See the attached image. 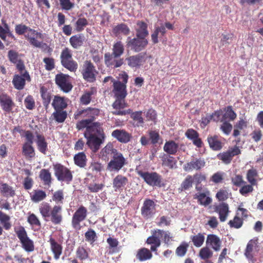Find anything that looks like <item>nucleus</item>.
Here are the masks:
<instances>
[{"label":"nucleus","instance_id":"1","mask_svg":"<svg viewBox=\"0 0 263 263\" xmlns=\"http://www.w3.org/2000/svg\"><path fill=\"white\" fill-rule=\"evenodd\" d=\"M84 137L86 139V145L93 152H97L100 148L105 139V135L102 127V124L99 126L95 127V128H88L85 131Z\"/></svg>","mask_w":263,"mask_h":263},{"label":"nucleus","instance_id":"2","mask_svg":"<svg viewBox=\"0 0 263 263\" xmlns=\"http://www.w3.org/2000/svg\"><path fill=\"white\" fill-rule=\"evenodd\" d=\"M39 212L44 218H48L54 224H60L63 220L62 206L55 205L51 208L50 204L43 202L39 205Z\"/></svg>","mask_w":263,"mask_h":263},{"label":"nucleus","instance_id":"3","mask_svg":"<svg viewBox=\"0 0 263 263\" xmlns=\"http://www.w3.org/2000/svg\"><path fill=\"white\" fill-rule=\"evenodd\" d=\"M127 164V159L120 152L111 156L109 162L107 163L106 169L110 172L118 173Z\"/></svg>","mask_w":263,"mask_h":263},{"label":"nucleus","instance_id":"4","mask_svg":"<svg viewBox=\"0 0 263 263\" xmlns=\"http://www.w3.org/2000/svg\"><path fill=\"white\" fill-rule=\"evenodd\" d=\"M112 53H106L104 55L105 64L108 66L113 65V59H117L123 54L124 51L123 44L121 41L115 42L112 49Z\"/></svg>","mask_w":263,"mask_h":263},{"label":"nucleus","instance_id":"5","mask_svg":"<svg viewBox=\"0 0 263 263\" xmlns=\"http://www.w3.org/2000/svg\"><path fill=\"white\" fill-rule=\"evenodd\" d=\"M15 232L20 240L22 248L27 252L33 251V242L27 236V232L23 227L15 228Z\"/></svg>","mask_w":263,"mask_h":263},{"label":"nucleus","instance_id":"6","mask_svg":"<svg viewBox=\"0 0 263 263\" xmlns=\"http://www.w3.org/2000/svg\"><path fill=\"white\" fill-rule=\"evenodd\" d=\"M54 175L60 181L69 183L72 180V174L71 171L65 166L57 163L53 165Z\"/></svg>","mask_w":263,"mask_h":263},{"label":"nucleus","instance_id":"7","mask_svg":"<svg viewBox=\"0 0 263 263\" xmlns=\"http://www.w3.org/2000/svg\"><path fill=\"white\" fill-rule=\"evenodd\" d=\"M55 81L56 84L65 92H68L72 88V85L70 81V77L62 73L55 76Z\"/></svg>","mask_w":263,"mask_h":263},{"label":"nucleus","instance_id":"8","mask_svg":"<svg viewBox=\"0 0 263 263\" xmlns=\"http://www.w3.org/2000/svg\"><path fill=\"white\" fill-rule=\"evenodd\" d=\"M137 173L148 185L153 186H160L161 178L157 173L143 172L141 171H138Z\"/></svg>","mask_w":263,"mask_h":263},{"label":"nucleus","instance_id":"9","mask_svg":"<svg viewBox=\"0 0 263 263\" xmlns=\"http://www.w3.org/2000/svg\"><path fill=\"white\" fill-rule=\"evenodd\" d=\"M87 210L86 208L81 205L74 212L73 215L71 224L73 228L76 230L81 229L80 222L86 218Z\"/></svg>","mask_w":263,"mask_h":263},{"label":"nucleus","instance_id":"10","mask_svg":"<svg viewBox=\"0 0 263 263\" xmlns=\"http://www.w3.org/2000/svg\"><path fill=\"white\" fill-rule=\"evenodd\" d=\"M148 41L147 39L143 37H138L131 39L130 37L127 38L126 45L128 47H130L131 49L135 52H139L144 49L147 45Z\"/></svg>","mask_w":263,"mask_h":263},{"label":"nucleus","instance_id":"11","mask_svg":"<svg viewBox=\"0 0 263 263\" xmlns=\"http://www.w3.org/2000/svg\"><path fill=\"white\" fill-rule=\"evenodd\" d=\"M98 73L93 64L89 61L84 62L82 74L83 78L88 82H93L96 80V76Z\"/></svg>","mask_w":263,"mask_h":263},{"label":"nucleus","instance_id":"12","mask_svg":"<svg viewBox=\"0 0 263 263\" xmlns=\"http://www.w3.org/2000/svg\"><path fill=\"white\" fill-rule=\"evenodd\" d=\"M127 107V104L125 102L124 98H117V99L112 104V107L114 109L112 111V114L119 116H123L126 114H129L132 112V110H123Z\"/></svg>","mask_w":263,"mask_h":263},{"label":"nucleus","instance_id":"13","mask_svg":"<svg viewBox=\"0 0 263 263\" xmlns=\"http://www.w3.org/2000/svg\"><path fill=\"white\" fill-rule=\"evenodd\" d=\"M147 57L145 53H140L127 57L125 60L130 67L139 68L143 64Z\"/></svg>","mask_w":263,"mask_h":263},{"label":"nucleus","instance_id":"14","mask_svg":"<svg viewBox=\"0 0 263 263\" xmlns=\"http://www.w3.org/2000/svg\"><path fill=\"white\" fill-rule=\"evenodd\" d=\"M259 251V245L258 239L253 238L249 240L247 243L245 251V255L250 260L253 261L254 255L255 252Z\"/></svg>","mask_w":263,"mask_h":263},{"label":"nucleus","instance_id":"15","mask_svg":"<svg viewBox=\"0 0 263 263\" xmlns=\"http://www.w3.org/2000/svg\"><path fill=\"white\" fill-rule=\"evenodd\" d=\"M160 232V229L154 230L152 232V235L147 238L146 242L148 245H151V251H157V248L161 245V240L159 235Z\"/></svg>","mask_w":263,"mask_h":263},{"label":"nucleus","instance_id":"16","mask_svg":"<svg viewBox=\"0 0 263 263\" xmlns=\"http://www.w3.org/2000/svg\"><path fill=\"white\" fill-rule=\"evenodd\" d=\"M241 153V151L237 146H234L229 149L226 152L220 153L217 155L219 159L222 160L226 164H229L231 162L232 158Z\"/></svg>","mask_w":263,"mask_h":263},{"label":"nucleus","instance_id":"17","mask_svg":"<svg viewBox=\"0 0 263 263\" xmlns=\"http://www.w3.org/2000/svg\"><path fill=\"white\" fill-rule=\"evenodd\" d=\"M30 81L31 79L28 72L25 71L21 76L16 74L14 76L12 83L14 87L18 90H21L24 88L25 85V81Z\"/></svg>","mask_w":263,"mask_h":263},{"label":"nucleus","instance_id":"18","mask_svg":"<svg viewBox=\"0 0 263 263\" xmlns=\"http://www.w3.org/2000/svg\"><path fill=\"white\" fill-rule=\"evenodd\" d=\"M26 37L29 41V43L34 47H40L41 46V42L38 39H43V35L40 32H38L34 30L29 29L25 34Z\"/></svg>","mask_w":263,"mask_h":263},{"label":"nucleus","instance_id":"19","mask_svg":"<svg viewBox=\"0 0 263 263\" xmlns=\"http://www.w3.org/2000/svg\"><path fill=\"white\" fill-rule=\"evenodd\" d=\"M0 106L2 109L10 112L14 106V103L10 96L6 93H0Z\"/></svg>","mask_w":263,"mask_h":263},{"label":"nucleus","instance_id":"20","mask_svg":"<svg viewBox=\"0 0 263 263\" xmlns=\"http://www.w3.org/2000/svg\"><path fill=\"white\" fill-rule=\"evenodd\" d=\"M155 205L153 200L150 199L145 200L141 208L142 215L146 218L151 217L155 213Z\"/></svg>","mask_w":263,"mask_h":263},{"label":"nucleus","instance_id":"21","mask_svg":"<svg viewBox=\"0 0 263 263\" xmlns=\"http://www.w3.org/2000/svg\"><path fill=\"white\" fill-rule=\"evenodd\" d=\"M126 85L115 80L113 83L112 92L116 98H124L127 95Z\"/></svg>","mask_w":263,"mask_h":263},{"label":"nucleus","instance_id":"22","mask_svg":"<svg viewBox=\"0 0 263 263\" xmlns=\"http://www.w3.org/2000/svg\"><path fill=\"white\" fill-rule=\"evenodd\" d=\"M221 241L219 237L214 234H209L206 240V245L217 252L221 249Z\"/></svg>","mask_w":263,"mask_h":263},{"label":"nucleus","instance_id":"23","mask_svg":"<svg viewBox=\"0 0 263 263\" xmlns=\"http://www.w3.org/2000/svg\"><path fill=\"white\" fill-rule=\"evenodd\" d=\"M99 110L97 108H88L85 110L78 111L75 115V118L77 119L79 116H81L82 117H88V119H87L91 120V122L93 123V120L99 115Z\"/></svg>","mask_w":263,"mask_h":263},{"label":"nucleus","instance_id":"24","mask_svg":"<svg viewBox=\"0 0 263 263\" xmlns=\"http://www.w3.org/2000/svg\"><path fill=\"white\" fill-rule=\"evenodd\" d=\"M119 151L116 149L112 143H108L100 152V157L103 160L108 159L109 156L116 155Z\"/></svg>","mask_w":263,"mask_h":263},{"label":"nucleus","instance_id":"25","mask_svg":"<svg viewBox=\"0 0 263 263\" xmlns=\"http://www.w3.org/2000/svg\"><path fill=\"white\" fill-rule=\"evenodd\" d=\"M205 162L203 159H193L183 166L184 170L190 172L193 170H199L205 166Z\"/></svg>","mask_w":263,"mask_h":263},{"label":"nucleus","instance_id":"26","mask_svg":"<svg viewBox=\"0 0 263 263\" xmlns=\"http://www.w3.org/2000/svg\"><path fill=\"white\" fill-rule=\"evenodd\" d=\"M127 183V178L122 175H117L112 180V187L115 191L122 190Z\"/></svg>","mask_w":263,"mask_h":263},{"label":"nucleus","instance_id":"27","mask_svg":"<svg viewBox=\"0 0 263 263\" xmlns=\"http://www.w3.org/2000/svg\"><path fill=\"white\" fill-rule=\"evenodd\" d=\"M111 136L118 141L126 143L128 142L131 138V135L123 129H116L111 133Z\"/></svg>","mask_w":263,"mask_h":263},{"label":"nucleus","instance_id":"28","mask_svg":"<svg viewBox=\"0 0 263 263\" xmlns=\"http://www.w3.org/2000/svg\"><path fill=\"white\" fill-rule=\"evenodd\" d=\"M37 149L42 154H46L48 150V143L44 136L35 132V139H34Z\"/></svg>","mask_w":263,"mask_h":263},{"label":"nucleus","instance_id":"29","mask_svg":"<svg viewBox=\"0 0 263 263\" xmlns=\"http://www.w3.org/2000/svg\"><path fill=\"white\" fill-rule=\"evenodd\" d=\"M215 211L218 213L220 221L224 222L227 220L229 213L228 204L225 203H220L215 206Z\"/></svg>","mask_w":263,"mask_h":263},{"label":"nucleus","instance_id":"30","mask_svg":"<svg viewBox=\"0 0 263 263\" xmlns=\"http://www.w3.org/2000/svg\"><path fill=\"white\" fill-rule=\"evenodd\" d=\"M101 124L99 122H91V120L84 119L78 122L77 124V128L79 130L86 128L85 131H87L88 128H95V127L99 126Z\"/></svg>","mask_w":263,"mask_h":263},{"label":"nucleus","instance_id":"31","mask_svg":"<svg viewBox=\"0 0 263 263\" xmlns=\"http://www.w3.org/2000/svg\"><path fill=\"white\" fill-rule=\"evenodd\" d=\"M49 242L50 244L51 249L54 254L55 259H58L62 252V247L53 238L50 237Z\"/></svg>","mask_w":263,"mask_h":263},{"label":"nucleus","instance_id":"32","mask_svg":"<svg viewBox=\"0 0 263 263\" xmlns=\"http://www.w3.org/2000/svg\"><path fill=\"white\" fill-rule=\"evenodd\" d=\"M186 136L193 141L194 144L198 147H201L202 142L198 137V134L196 131L193 129H188L185 133Z\"/></svg>","mask_w":263,"mask_h":263},{"label":"nucleus","instance_id":"33","mask_svg":"<svg viewBox=\"0 0 263 263\" xmlns=\"http://www.w3.org/2000/svg\"><path fill=\"white\" fill-rule=\"evenodd\" d=\"M153 255L151 251L145 248L139 249L136 254L137 258L141 261L151 259Z\"/></svg>","mask_w":263,"mask_h":263},{"label":"nucleus","instance_id":"34","mask_svg":"<svg viewBox=\"0 0 263 263\" xmlns=\"http://www.w3.org/2000/svg\"><path fill=\"white\" fill-rule=\"evenodd\" d=\"M46 193L41 190H34L30 194L31 200L35 203H38L46 198Z\"/></svg>","mask_w":263,"mask_h":263},{"label":"nucleus","instance_id":"35","mask_svg":"<svg viewBox=\"0 0 263 263\" xmlns=\"http://www.w3.org/2000/svg\"><path fill=\"white\" fill-rule=\"evenodd\" d=\"M136 35L138 37L145 38L148 35L146 24L143 22H138L137 24Z\"/></svg>","mask_w":263,"mask_h":263},{"label":"nucleus","instance_id":"36","mask_svg":"<svg viewBox=\"0 0 263 263\" xmlns=\"http://www.w3.org/2000/svg\"><path fill=\"white\" fill-rule=\"evenodd\" d=\"M178 149V144L172 140L166 142L163 146L164 151L170 155L175 154Z\"/></svg>","mask_w":263,"mask_h":263},{"label":"nucleus","instance_id":"37","mask_svg":"<svg viewBox=\"0 0 263 263\" xmlns=\"http://www.w3.org/2000/svg\"><path fill=\"white\" fill-rule=\"evenodd\" d=\"M194 198L197 199L200 204L205 206L208 205L212 202V199L209 197V192L200 193L195 195Z\"/></svg>","mask_w":263,"mask_h":263},{"label":"nucleus","instance_id":"38","mask_svg":"<svg viewBox=\"0 0 263 263\" xmlns=\"http://www.w3.org/2000/svg\"><path fill=\"white\" fill-rule=\"evenodd\" d=\"M0 192L6 197H13L15 191L12 187L6 183H1L0 185Z\"/></svg>","mask_w":263,"mask_h":263},{"label":"nucleus","instance_id":"39","mask_svg":"<svg viewBox=\"0 0 263 263\" xmlns=\"http://www.w3.org/2000/svg\"><path fill=\"white\" fill-rule=\"evenodd\" d=\"M84 41V36L79 34L72 36L69 39V43L73 48L77 49L83 45Z\"/></svg>","mask_w":263,"mask_h":263},{"label":"nucleus","instance_id":"40","mask_svg":"<svg viewBox=\"0 0 263 263\" xmlns=\"http://www.w3.org/2000/svg\"><path fill=\"white\" fill-rule=\"evenodd\" d=\"M52 105L55 110H62L66 108L67 103L63 98L55 96L53 100Z\"/></svg>","mask_w":263,"mask_h":263},{"label":"nucleus","instance_id":"41","mask_svg":"<svg viewBox=\"0 0 263 263\" xmlns=\"http://www.w3.org/2000/svg\"><path fill=\"white\" fill-rule=\"evenodd\" d=\"M74 161L77 166L84 167L86 165V156L83 152L79 153L74 156Z\"/></svg>","mask_w":263,"mask_h":263},{"label":"nucleus","instance_id":"42","mask_svg":"<svg viewBox=\"0 0 263 263\" xmlns=\"http://www.w3.org/2000/svg\"><path fill=\"white\" fill-rule=\"evenodd\" d=\"M0 223L6 230H9L12 227L10 217L1 211H0Z\"/></svg>","mask_w":263,"mask_h":263},{"label":"nucleus","instance_id":"43","mask_svg":"<svg viewBox=\"0 0 263 263\" xmlns=\"http://www.w3.org/2000/svg\"><path fill=\"white\" fill-rule=\"evenodd\" d=\"M32 145L30 143H24L23 145V154L27 158H32L35 156L34 149Z\"/></svg>","mask_w":263,"mask_h":263},{"label":"nucleus","instance_id":"44","mask_svg":"<svg viewBox=\"0 0 263 263\" xmlns=\"http://www.w3.org/2000/svg\"><path fill=\"white\" fill-rule=\"evenodd\" d=\"M208 141L210 146L213 150L218 151L222 148L221 142L218 139V137L214 136L208 137Z\"/></svg>","mask_w":263,"mask_h":263},{"label":"nucleus","instance_id":"45","mask_svg":"<svg viewBox=\"0 0 263 263\" xmlns=\"http://www.w3.org/2000/svg\"><path fill=\"white\" fill-rule=\"evenodd\" d=\"M40 92L41 97L43 100V104L46 108L48 106L51 99V96L44 87H41L40 88Z\"/></svg>","mask_w":263,"mask_h":263},{"label":"nucleus","instance_id":"46","mask_svg":"<svg viewBox=\"0 0 263 263\" xmlns=\"http://www.w3.org/2000/svg\"><path fill=\"white\" fill-rule=\"evenodd\" d=\"M213 251L207 246L201 248L199 252V256L201 259L207 260L213 256Z\"/></svg>","mask_w":263,"mask_h":263},{"label":"nucleus","instance_id":"47","mask_svg":"<svg viewBox=\"0 0 263 263\" xmlns=\"http://www.w3.org/2000/svg\"><path fill=\"white\" fill-rule=\"evenodd\" d=\"M96 92V90L94 88H92L91 90L85 92L81 97V103L83 105L88 104L90 102L91 96L94 95Z\"/></svg>","mask_w":263,"mask_h":263},{"label":"nucleus","instance_id":"48","mask_svg":"<svg viewBox=\"0 0 263 263\" xmlns=\"http://www.w3.org/2000/svg\"><path fill=\"white\" fill-rule=\"evenodd\" d=\"M226 112L222 116L221 121H226L227 119L233 121L237 117L236 114L232 109L231 106H229L226 108Z\"/></svg>","mask_w":263,"mask_h":263},{"label":"nucleus","instance_id":"49","mask_svg":"<svg viewBox=\"0 0 263 263\" xmlns=\"http://www.w3.org/2000/svg\"><path fill=\"white\" fill-rule=\"evenodd\" d=\"M257 172L255 169L252 168L248 171L247 174V179L252 185L257 184L256 177H257Z\"/></svg>","mask_w":263,"mask_h":263},{"label":"nucleus","instance_id":"50","mask_svg":"<svg viewBox=\"0 0 263 263\" xmlns=\"http://www.w3.org/2000/svg\"><path fill=\"white\" fill-rule=\"evenodd\" d=\"M40 178L45 184L49 185L51 181V175L48 170L42 169L40 173Z\"/></svg>","mask_w":263,"mask_h":263},{"label":"nucleus","instance_id":"51","mask_svg":"<svg viewBox=\"0 0 263 263\" xmlns=\"http://www.w3.org/2000/svg\"><path fill=\"white\" fill-rule=\"evenodd\" d=\"M204 238V235L202 233H198L191 237L193 244L196 247H200L203 245Z\"/></svg>","mask_w":263,"mask_h":263},{"label":"nucleus","instance_id":"52","mask_svg":"<svg viewBox=\"0 0 263 263\" xmlns=\"http://www.w3.org/2000/svg\"><path fill=\"white\" fill-rule=\"evenodd\" d=\"M61 63L72 60V53L70 49L68 48H64L60 55Z\"/></svg>","mask_w":263,"mask_h":263},{"label":"nucleus","instance_id":"53","mask_svg":"<svg viewBox=\"0 0 263 263\" xmlns=\"http://www.w3.org/2000/svg\"><path fill=\"white\" fill-rule=\"evenodd\" d=\"M52 115L54 119L59 123L64 122L67 117L66 112L62 110H55Z\"/></svg>","mask_w":263,"mask_h":263},{"label":"nucleus","instance_id":"54","mask_svg":"<svg viewBox=\"0 0 263 263\" xmlns=\"http://www.w3.org/2000/svg\"><path fill=\"white\" fill-rule=\"evenodd\" d=\"M77 257L80 260H85L88 256V252L82 247H79L76 251Z\"/></svg>","mask_w":263,"mask_h":263},{"label":"nucleus","instance_id":"55","mask_svg":"<svg viewBox=\"0 0 263 263\" xmlns=\"http://www.w3.org/2000/svg\"><path fill=\"white\" fill-rule=\"evenodd\" d=\"M160 234H159L160 237H162L163 241L165 243L169 245L173 240V236L172 234L168 231H165L160 230Z\"/></svg>","mask_w":263,"mask_h":263},{"label":"nucleus","instance_id":"56","mask_svg":"<svg viewBox=\"0 0 263 263\" xmlns=\"http://www.w3.org/2000/svg\"><path fill=\"white\" fill-rule=\"evenodd\" d=\"M242 219L237 215L234 217L233 220H230L229 222L230 227L235 229L240 228L242 226Z\"/></svg>","mask_w":263,"mask_h":263},{"label":"nucleus","instance_id":"57","mask_svg":"<svg viewBox=\"0 0 263 263\" xmlns=\"http://www.w3.org/2000/svg\"><path fill=\"white\" fill-rule=\"evenodd\" d=\"M114 31L116 33H123L125 35H127L129 33V29L125 24H121L116 26L114 28Z\"/></svg>","mask_w":263,"mask_h":263},{"label":"nucleus","instance_id":"58","mask_svg":"<svg viewBox=\"0 0 263 263\" xmlns=\"http://www.w3.org/2000/svg\"><path fill=\"white\" fill-rule=\"evenodd\" d=\"M194 179V181L196 183V189L197 190H200L201 187L198 186V185L202 182L205 181L206 177L204 175L201 174H196L192 176Z\"/></svg>","mask_w":263,"mask_h":263},{"label":"nucleus","instance_id":"59","mask_svg":"<svg viewBox=\"0 0 263 263\" xmlns=\"http://www.w3.org/2000/svg\"><path fill=\"white\" fill-rule=\"evenodd\" d=\"M62 65L70 71H76L78 68V64L73 60L61 63Z\"/></svg>","mask_w":263,"mask_h":263},{"label":"nucleus","instance_id":"60","mask_svg":"<svg viewBox=\"0 0 263 263\" xmlns=\"http://www.w3.org/2000/svg\"><path fill=\"white\" fill-rule=\"evenodd\" d=\"M88 21L85 18H79L76 22V30L78 32L82 31L84 27L87 25Z\"/></svg>","mask_w":263,"mask_h":263},{"label":"nucleus","instance_id":"61","mask_svg":"<svg viewBox=\"0 0 263 263\" xmlns=\"http://www.w3.org/2000/svg\"><path fill=\"white\" fill-rule=\"evenodd\" d=\"M52 200L57 203H63L64 200V194L62 190H59L53 193Z\"/></svg>","mask_w":263,"mask_h":263},{"label":"nucleus","instance_id":"62","mask_svg":"<svg viewBox=\"0 0 263 263\" xmlns=\"http://www.w3.org/2000/svg\"><path fill=\"white\" fill-rule=\"evenodd\" d=\"M189 245L186 242H182L176 249V253L178 256H183L187 251Z\"/></svg>","mask_w":263,"mask_h":263},{"label":"nucleus","instance_id":"63","mask_svg":"<svg viewBox=\"0 0 263 263\" xmlns=\"http://www.w3.org/2000/svg\"><path fill=\"white\" fill-rule=\"evenodd\" d=\"M45 63V69L47 70H51L54 68V60L51 58H45L43 59Z\"/></svg>","mask_w":263,"mask_h":263},{"label":"nucleus","instance_id":"64","mask_svg":"<svg viewBox=\"0 0 263 263\" xmlns=\"http://www.w3.org/2000/svg\"><path fill=\"white\" fill-rule=\"evenodd\" d=\"M8 57L10 61L14 64L18 62L21 60L17 52L12 50L8 51Z\"/></svg>","mask_w":263,"mask_h":263}]
</instances>
